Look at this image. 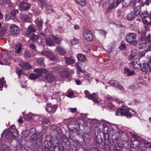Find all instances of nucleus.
<instances>
[{"instance_id":"f03ea898","label":"nucleus","mask_w":151,"mask_h":151,"mask_svg":"<svg viewBox=\"0 0 151 151\" xmlns=\"http://www.w3.org/2000/svg\"><path fill=\"white\" fill-rule=\"evenodd\" d=\"M136 34L135 33H130L127 35L126 37V40L131 45H135L138 43L136 40Z\"/></svg>"},{"instance_id":"680f3d73","label":"nucleus","mask_w":151,"mask_h":151,"mask_svg":"<svg viewBox=\"0 0 151 151\" xmlns=\"http://www.w3.org/2000/svg\"><path fill=\"white\" fill-rule=\"evenodd\" d=\"M69 111L71 112L72 113H73L77 111V108H69L68 109Z\"/></svg>"},{"instance_id":"39448f33","label":"nucleus","mask_w":151,"mask_h":151,"mask_svg":"<svg viewBox=\"0 0 151 151\" xmlns=\"http://www.w3.org/2000/svg\"><path fill=\"white\" fill-rule=\"evenodd\" d=\"M120 3H122V8L126 9L131 5L134 6L137 2V0H120Z\"/></svg>"},{"instance_id":"9d476101","label":"nucleus","mask_w":151,"mask_h":151,"mask_svg":"<svg viewBox=\"0 0 151 151\" xmlns=\"http://www.w3.org/2000/svg\"><path fill=\"white\" fill-rule=\"evenodd\" d=\"M144 82L142 78H139L132 86V87L134 89H138L142 86Z\"/></svg>"},{"instance_id":"2eb2a0df","label":"nucleus","mask_w":151,"mask_h":151,"mask_svg":"<svg viewBox=\"0 0 151 151\" xmlns=\"http://www.w3.org/2000/svg\"><path fill=\"white\" fill-rule=\"evenodd\" d=\"M120 3V0H114L110 3L108 9H112L116 8Z\"/></svg>"},{"instance_id":"9b49d317","label":"nucleus","mask_w":151,"mask_h":151,"mask_svg":"<svg viewBox=\"0 0 151 151\" xmlns=\"http://www.w3.org/2000/svg\"><path fill=\"white\" fill-rule=\"evenodd\" d=\"M42 55L47 56L50 60L52 61L56 60V57L54 56L53 53L48 51H44L41 52Z\"/></svg>"},{"instance_id":"ea45409f","label":"nucleus","mask_w":151,"mask_h":151,"mask_svg":"<svg viewBox=\"0 0 151 151\" xmlns=\"http://www.w3.org/2000/svg\"><path fill=\"white\" fill-rule=\"evenodd\" d=\"M138 33L139 34H140V35L141 36V40L142 41L144 40H145L146 36L145 32L144 31L142 32H141L139 31H138Z\"/></svg>"},{"instance_id":"6e6552de","label":"nucleus","mask_w":151,"mask_h":151,"mask_svg":"<svg viewBox=\"0 0 151 151\" xmlns=\"http://www.w3.org/2000/svg\"><path fill=\"white\" fill-rule=\"evenodd\" d=\"M31 6V4L25 1L21 2L19 5V8L22 11H28Z\"/></svg>"},{"instance_id":"864d4df0","label":"nucleus","mask_w":151,"mask_h":151,"mask_svg":"<svg viewBox=\"0 0 151 151\" xmlns=\"http://www.w3.org/2000/svg\"><path fill=\"white\" fill-rule=\"evenodd\" d=\"M116 115L118 116H122L121 108L117 109L116 111Z\"/></svg>"},{"instance_id":"3c124183","label":"nucleus","mask_w":151,"mask_h":151,"mask_svg":"<svg viewBox=\"0 0 151 151\" xmlns=\"http://www.w3.org/2000/svg\"><path fill=\"white\" fill-rule=\"evenodd\" d=\"M79 40L77 39L74 38L71 41V43L73 45H75L78 43Z\"/></svg>"},{"instance_id":"f8f14e48","label":"nucleus","mask_w":151,"mask_h":151,"mask_svg":"<svg viewBox=\"0 0 151 151\" xmlns=\"http://www.w3.org/2000/svg\"><path fill=\"white\" fill-rule=\"evenodd\" d=\"M122 116H126L127 118H131L132 115L131 113L129 112V109L127 106H122L121 108Z\"/></svg>"},{"instance_id":"a211bd4d","label":"nucleus","mask_w":151,"mask_h":151,"mask_svg":"<svg viewBox=\"0 0 151 151\" xmlns=\"http://www.w3.org/2000/svg\"><path fill=\"white\" fill-rule=\"evenodd\" d=\"M148 69L149 68L147 64L145 63L143 64V68L141 69V70L142 71V73L145 75L149 72V70H148Z\"/></svg>"},{"instance_id":"7c9ffc66","label":"nucleus","mask_w":151,"mask_h":151,"mask_svg":"<svg viewBox=\"0 0 151 151\" xmlns=\"http://www.w3.org/2000/svg\"><path fill=\"white\" fill-rule=\"evenodd\" d=\"M18 13L19 11L18 10L16 9L14 10L10 14L11 18L13 19L14 18L16 15L18 14Z\"/></svg>"},{"instance_id":"1a4fd4ad","label":"nucleus","mask_w":151,"mask_h":151,"mask_svg":"<svg viewBox=\"0 0 151 151\" xmlns=\"http://www.w3.org/2000/svg\"><path fill=\"white\" fill-rule=\"evenodd\" d=\"M20 30V28L15 24H12L10 27V32L12 35H17L19 34Z\"/></svg>"},{"instance_id":"4d7b16f0","label":"nucleus","mask_w":151,"mask_h":151,"mask_svg":"<svg viewBox=\"0 0 151 151\" xmlns=\"http://www.w3.org/2000/svg\"><path fill=\"white\" fill-rule=\"evenodd\" d=\"M106 33L104 30H101L100 32V35L101 36L105 38L106 35Z\"/></svg>"},{"instance_id":"69168bd1","label":"nucleus","mask_w":151,"mask_h":151,"mask_svg":"<svg viewBox=\"0 0 151 151\" xmlns=\"http://www.w3.org/2000/svg\"><path fill=\"white\" fill-rule=\"evenodd\" d=\"M73 94V92H69L68 93V94L67 95V96L68 97H71Z\"/></svg>"},{"instance_id":"dca6fc26","label":"nucleus","mask_w":151,"mask_h":151,"mask_svg":"<svg viewBox=\"0 0 151 151\" xmlns=\"http://www.w3.org/2000/svg\"><path fill=\"white\" fill-rule=\"evenodd\" d=\"M19 64L20 67L24 69L30 70L32 68V67L27 62H21Z\"/></svg>"},{"instance_id":"c9c22d12","label":"nucleus","mask_w":151,"mask_h":151,"mask_svg":"<svg viewBox=\"0 0 151 151\" xmlns=\"http://www.w3.org/2000/svg\"><path fill=\"white\" fill-rule=\"evenodd\" d=\"M34 116L35 115H33L32 113H29L25 116V118L27 121H28L31 119H33Z\"/></svg>"},{"instance_id":"a878e982","label":"nucleus","mask_w":151,"mask_h":151,"mask_svg":"<svg viewBox=\"0 0 151 151\" xmlns=\"http://www.w3.org/2000/svg\"><path fill=\"white\" fill-rule=\"evenodd\" d=\"M135 17V15L134 13L132 12L129 13L127 15V19L129 20H132Z\"/></svg>"},{"instance_id":"09e8293b","label":"nucleus","mask_w":151,"mask_h":151,"mask_svg":"<svg viewBox=\"0 0 151 151\" xmlns=\"http://www.w3.org/2000/svg\"><path fill=\"white\" fill-rule=\"evenodd\" d=\"M107 107L110 110H114L115 109V106L111 103H108L107 104Z\"/></svg>"},{"instance_id":"2f4dec72","label":"nucleus","mask_w":151,"mask_h":151,"mask_svg":"<svg viewBox=\"0 0 151 151\" xmlns=\"http://www.w3.org/2000/svg\"><path fill=\"white\" fill-rule=\"evenodd\" d=\"M134 14L136 15H139L141 12V8L140 6H136L134 9Z\"/></svg>"},{"instance_id":"13d9d810","label":"nucleus","mask_w":151,"mask_h":151,"mask_svg":"<svg viewBox=\"0 0 151 151\" xmlns=\"http://www.w3.org/2000/svg\"><path fill=\"white\" fill-rule=\"evenodd\" d=\"M146 42L147 43H149L151 42V36L150 34H149L147 36Z\"/></svg>"},{"instance_id":"7ed1b4c3","label":"nucleus","mask_w":151,"mask_h":151,"mask_svg":"<svg viewBox=\"0 0 151 151\" xmlns=\"http://www.w3.org/2000/svg\"><path fill=\"white\" fill-rule=\"evenodd\" d=\"M34 71L37 74H31L29 77L31 80L36 79L39 77L42 76V74L47 72V70L44 68L35 69Z\"/></svg>"},{"instance_id":"6e6d98bb","label":"nucleus","mask_w":151,"mask_h":151,"mask_svg":"<svg viewBox=\"0 0 151 151\" xmlns=\"http://www.w3.org/2000/svg\"><path fill=\"white\" fill-rule=\"evenodd\" d=\"M91 98L89 99H91L92 100V101L96 103H98L99 102L97 100L96 98L93 96H92V95L91 96Z\"/></svg>"},{"instance_id":"cd10ccee","label":"nucleus","mask_w":151,"mask_h":151,"mask_svg":"<svg viewBox=\"0 0 151 151\" xmlns=\"http://www.w3.org/2000/svg\"><path fill=\"white\" fill-rule=\"evenodd\" d=\"M52 37L54 41L57 44H60V42L63 40L62 38L59 36L52 35Z\"/></svg>"},{"instance_id":"0e129e2a","label":"nucleus","mask_w":151,"mask_h":151,"mask_svg":"<svg viewBox=\"0 0 151 151\" xmlns=\"http://www.w3.org/2000/svg\"><path fill=\"white\" fill-rule=\"evenodd\" d=\"M142 21L143 23L146 24H150V22H149L147 20L143 19H142Z\"/></svg>"},{"instance_id":"e433bc0d","label":"nucleus","mask_w":151,"mask_h":151,"mask_svg":"<svg viewBox=\"0 0 151 151\" xmlns=\"http://www.w3.org/2000/svg\"><path fill=\"white\" fill-rule=\"evenodd\" d=\"M81 65V63L79 62H77L76 64V67L77 68L78 70L81 73H84L86 72V71L85 70H82L81 69V68L80 67V65Z\"/></svg>"},{"instance_id":"6ab92c4d","label":"nucleus","mask_w":151,"mask_h":151,"mask_svg":"<svg viewBox=\"0 0 151 151\" xmlns=\"http://www.w3.org/2000/svg\"><path fill=\"white\" fill-rule=\"evenodd\" d=\"M20 18L22 21L25 22H29L30 20V18L29 16L26 14H21Z\"/></svg>"},{"instance_id":"774afa93","label":"nucleus","mask_w":151,"mask_h":151,"mask_svg":"<svg viewBox=\"0 0 151 151\" xmlns=\"http://www.w3.org/2000/svg\"><path fill=\"white\" fill-rule=\"evenodd\" d=\"M88 151H99L98 149L96 148H91Z\"/></svg>"},{"instance_id":"b1692460","label":"nucleus","mask_w":151,"mask_h":151,"mask_svg":"<svg viewBox=\"0 0 151 151\" xmlns=\"http://www.w3.org/2000/svg\"><path fill=\"white\" fill-rule=\"evenodd\" d=\"M46 44L48 46H52L54 45L55 43L53 40L50 38H45Z\"/></svg>"},{"instance_id":"0eeeda50","label":"nucleus","mask_w":151,"mask_h":151,"mask_svg":"<svg viewBox=\"0 0 151 151\" xmlns=\"http://www.w3.org/2000/svg\"><path fill=\"white\" fill-rule=\"evenodd\" d=\"M40 5L42 8L44 7H46V11L48 13H50L51 12H53L54 10L53 9L52 7L47 4L46 1L45 0H40Z\"/></svg>"},{"instance_id":"8fccbe9b","label":"nucleus","mask_w":151,"mask_h":151,"mask_svg":"<svg viewBox=\"0 0 151 151\" xmlns=\"http://www.w3.org/2000/svg\"><path fill=\"white\" fill-rule=\"evenodd\" d=\"M141 17L142 18H146L148 16V13L147 12L145 11L143 12L142 14H141Z\"/></svg>"},{"instance_id":"c03bdc74","label":"nucleus","mask_w":151,"mask_h":151,"mask_svg":"<svg viewBox=\"0 0 151 151\" xmlns=\"http://www.w3.org/2000/svg\"><path fill=\"white\" fill-rule=\"evenodd\" d=\"M147 47V45L144 43H140L139 45V48L141 50L145 49Z\"/></svg>"},{"instance_id":"4468645a","label":"nucleus","mask_w":151,"mask_h":151,"mask_svg":"<svg viewBox=\"0 0 151 151\" xmlns=\"http://www.w3.org/2000/svg\"><path fill=\"white\" fill-rule=\"evenodd\" d=\"M109 83L112 86H113L117 88H120L121 90H124V88L123 87L120 85L119 83L114 80H111L109 81Z\"/></svg>"},{"instance_id":"20e7f679","label":"nucleus","mask_w":151,"mask_h":151,"mask_svg":"<svg viewBox=\"0 0 151 151\" xmlns=\"http://www.w3.org/2000/svg\"><path fill=\"white\" fill-rule=\"evenodd\" d=\"M45 75L42 76V80L45 82L50 83L54 81L55 78L53 75L52 72L50 71L44 73Z\"/></svg>"},{"instance_id":"aec40b11","label":"nucleus","mask_w":151,"mask_h":151,"mask_svg":"<svg viewBox=\"0 0 151 151\" xmlns=\"http://www.w3.org/2000/svg\"><path fill=\"white\" fill-rule=\"evenodd\" d=\"M36 137V141H37V143L38 142H42L43 138L42 137V134L40 133H37L36 134H35Z\"/></svg>"},{"instance_id":"58836bf2","label":"nucleus","mask_w":151,"mask_h":151,"mask_svg":"<svg viewBox=\"0 0 151 151\" xmlns=\"http://www.w3.org/2000/svg\"><path fill=\"white\" fill-rule=\"evenodd\" d=\"M22 49V46L21 45L19 44L17 45L15 48L16 52L18 53H19Z\"/></svg>"},{"instance_id":"ddd939ff","label":"nucleus","mask_w":151,"mask_h":151,"mask_svg":"<svg viewBox=\"0 0 151 151\" xmlns=\"http://www.w3.org/2000/svg\"><path fill=\"white\" fill-rule=\"evenodd\" d=\"M57 106L56 105H52L50 104H47L45 107V110L48 112L54 113L56 111Z\"/></svg>"},{"instance_id":"c85d7f7f","label":"nucleus","mask_w":151,"mask_h":151,"mask_svg":"<svg viewBox=\"0 0 151 151\" xmlns=\"http://www.w3.org/2000/svg\"><path fill=\"white\" fill-rule=\"evenodd\" d=\"M75 60L72 57L66 58L65 62L68 64H73L75 62Z\"/></svg>"},{"instance_id":"f257e3e1","label":"nucleus","mask_w":151,"mask_h":151,"mask_svg":"<svg viewBox=\"0 0 151 151\" xmlns=\"http://www.w3.org/2000/svg\"><path fill=\"white\" fill-rule=\"evenodd\" d=\"M19 133L14 125L11 126L6 131V136L7 138L10 139L14 138H17L19 136Z\"/></svg>"},{"instance_id":"bf43d9fd","label":"nucleus","mask_w":151,"mask_h":151,"mask_svg":"<svg viewBox=\"0 0 151 151\" xmlns=\"http://www.w3.org/2000/svg\"><path fill=\"white\" fill-rule=\"evenodd\" d=\"M145 144L146 147L147 148H151V143L146 141L145 142Z\"/></svg>"},{"instance_id":"bb28decb","label":"nucleus","mask_w":151,"mask_h":151,"mask_svg":"<svg viewBox=\"0 0 151 151\" xmlns=\"http://www.w3.org/2000/svg\"><path fill=\"white\" fill-rule=\"evenodd\" d=\"M132 65L133 66L134 69H138L141 68V65L140 64H137L136 60H134V61L131 63Z\"/></svg>"},{"instance_id":"37998d69","label":"nucleus","mask_w":151,"mask_h":151,"mask_svg":"<svg viewBox=\"0 0 151 151\" xmlns=\"http://www.w3.org/2000/svg\"><path fill=\"white\" fill-rule=\"evenodd\" d=\"M42 121L43 124H47L50 122L48 118L46 117H43Z\"/></svg>"},{"instance_id":"e2e57ef3","label":"nucleus","mask_w":151,"mask_h":151,"mask_svg":"<svg viewBox=\"0 0 151 151\" xmlns=\"http://www.w3.org/2000/svg\"><path fill=\"white\" fill-rule=\"evenodd\" d=\"M105 99L108 100H110L113 99L112 97L109 95L105 96Z\"/></svg>"},{"instance_id":"338daca9","label":"nucleus","mask_w":151,"mask_h":151,"mask_svg":"<svg viewBox=\"0 0 151 151\" xmlns=\"http://www.w3.org/2000/svg\"><path fill=\"white\" fill-rule=\"evenodd\" d=\"M126 47L125 45L124 44H122L119 47V48L121 50H123Z\"/></svg>"},{"instance_id":"c756f323","label":"nucleus","mask_w":151,"mask_h":151,"mask_svg":"<svg viewBox=\"0 0 151 151\" xmlns=\"http://www.w3.org/2000/svg\"><path fill=\"white\" fill-rule=\"evenodd\" d=\"M36 31V29L34 27L31 26H29L27 28V33L28 35H29L32 32H35Z\"/></svg>"},{"instance_id":"412c9836","label":"nucleus","mask_w":151,"mask_h":151,"mask_svg":"<svg viewBox=\"0 0 151 151\" xmlns=\"http://www.w3.org/2000/svg\"><path fill=\"white\" fill-rule=\"evenodd\" d=\"M124 73L129 76H131L134 74V72L133 71H131L127 68H124Z\"/></svg>"},{"instance_id":"393cba45","label":"nucleus","mask_w":151,"mask_h":151,"mask_svg":"<svg viewBox=\"0 0 151 151\" xmlns=\"http://www.w3.org/2000/svg\"><path fill=\"white\" fill-rule=\"evenodd\" d=\"M77 57L78 60L82 62H84L86 59V56L82 54H78Z\"/></svg>"},{"instance_id":"4be33fe9","label":"nucleus","mask_w":151,"mask_h":151,"mask_svg":"<svg viewBox=\"0 0 151 151\" xmlns=\"http://www.w3.org/2000/svg\"><path fill=\"white\" fill-rule=\"evenodd\" d=\"M60 76L62 78H67L69 75L68 70L67 69H64L60 73Z\"/></svg>"},{"instance_id":"603ef678","label":"nucleus","mask_w":151,"mask_h":151,"mask_svg":"<svg viewBox=\"0 0 151 151\" xmlns=\"http://www.w3.org/2000/svg\"><path fill=\"white\" fill-rule=\"evenodd\" d=\"M24 55L25 57L30 58L32 57V55L28 51H25L24 52Z\"/></svg>"},{"instance_id":"5701e85b","label":"nucleus","mask_w":151,"mask_h":151,"mask_svg":"<svg viewBox=\"0 0 151 151\" xmlns=\"http://www.w3.org/2000/svg\"><path fill=\"white\" fill-rule=\"evenodd\" d=\"M56 50L61 55H64L66 52V50L61 47H57L56 48Z\"/></svg>"},{"instance_id":"423d86ee","label":"nucleus","mask_w":151,"mask_h":151,"mask_svg":"<svg viewBox=\"0 0 151 151\" xmlns=\"http://www.w3.org/2000/svg\"><path fill=\"white\" fill-rule=\"evenodd\" d=\"M83 35L84 38L87 41L91 42L93 39L92 32L90 30H85L83 32Z\"/></svg>"},{"instance_id":"a18cd8bd","label":"nucleus","mask_w":151,"mask_h":151,"mask_svg":"<svg viewBox=\"0 0 151 151\" xmlns=\"http://www.w3.org/2000/svg\"><path fill=\"white\" fill-rule=\"evenodd\" d=\"M44 60L42 58H38L37 60V62L40 65H43V66H45L44 65Z\"/></svg>"},{"instance_id":"5fc2aeb1","label":"nucleus","mask_w":151,"mask_h":151,"mask_svg":"<svg viewBox=\"0 0 151 151\" xmlns=\"http://www.w3.org/2000/svg\"><path fill=\"white\" fill-rule=\"evenodd\" d=\"M16 72L19 76V77L20 78L22 74V72L21 69H18L16 70Z\"/></svg>"},{"instance_id":"052dcab7","label":"nucleus","mask_w":151,"mask_h":151,"mask_svg":"<svg viewBox=\"0 0 151 151\" xmlns=\"http://www.w3.org/2000/svg\"><path fill=\"white\" fill-rule=\"evenodd\" d=\"M30 48L34 50H36V47L34 44H30L29 45Z\"/></svg>"},{"instance_id":"473e14b6","label":"nucleus","mask_w":151,"mask_h":151,"mask_svg":"<svg viewBox=\"0 0 151 151\" xmlns=\"http://www.w3.org/2000/svg\"><path fill=\"white\" fill-rule=\"evenodd\" d=\"M6 32V27L3 26L0 28V36H3Z\"/></svg>"},{"instance_id":"4c0bfd02","label":"nucleus","mask_w":151,"mask_h":151,"mask_svg":"<svg viewBox=\"0 0 151 151\" xmlns=\"http://www.w3.org/2000/svg\"><path fill=\"white\" fill-rule=\"evenodd\" d=\"M29 140L30 142H32L33 144H36L37 143V141H36V142L35 141V140H36V137L35 134L32 135V136H31Z\"/></svg>"},{"instance_id":"72a5a7b5","label":"nucleus","mask_w":151,"mask_h":151,"mask_svg":"<svg viewBox=\"0 0 151 151\" xmlns=\"http://www.w3.org/2000/svg\"><path fill=\"white\" fill-rule=\"evenodd\" d=\"M35 22L39 29L41 30L42 28V21L36 20Z\"/></svg>"},{"instance_id":"a19ab883","label":"nucleus","mask_w":151,"mask_h":151,"mask_svg":"<svg viewBox=\"0 0 151 151\" xmlns=\"http://www.w3.org/2000/svg\"><path fill=\"white\" fill-rule=\"evenodd\" d=\"M3 149L4 151H14L13 150L11 149L10 147H7L5 144H4L2 146Z\"/></svg>"},{"instance_id":"f704fd0d","label":"nucleus","mask_w":151,"mask_h":151,"mask_svg":"<svg viewBox=\"0 0 151 151\" xmlns=\"http://www.w3.org/2000/svg\"><path fill=\"white\" fill-rule=\"evenodd\" d=\"M38 36L34 34L30 36V39L33 42L37 41L38 40Z\"/></svg>"},{"instance_id":"79ce46f5","label":"nucleus","mask_w":151,"mask_h":151,"mask_svg":"<svg viewBox=\"0 0 151 151\" xmlns=\"http://www.w3.org/2000/svg\"><path fill=\"white\" fill-rule=\"evenodd\" d=\"M76 2L82 6H84L86 4L85 0H75Z\"/></svg>"},{"instance_id":"de8ad7c7","label":"nucleus","mask_w":151,"mask_h":151,"mask_svg":"<svg viewBox=\"0 0 151 151\" xmlns=\"http://www.w3.org/2000/svg\"><path fill=\"white\" fill-rule=\"evenodd\" d=\"M10 0H0V4H3L5 3L10 4Z\"/></svg>"},{"instance_id":"f3484780","label":"nucleus","mask_w":151,"mask_h":151,"mask_svg":"<svg viewBox=\"0 0 151 151\" xmlns=\"http://www.w3.org/2000/svg\"><path fill=\"white\" fill-rule=\"evenodd\" d=\"M138 51L137 50L133 49L131 51V53L130 54L128 57V60H131L133 59L135 56H136V54L138 53Z\"/></svg>"},{"instance_id":"49530a36","label":"nucleus","mask_w":151,"mask_h":151,"mask_svg":"<svg viewBox=\"0 0 151 151\" xmlns=\"http://www.w3.org/2000/svg\"><path fill=\"white\" fill-rule=\"evenodd\" d=\"M84 93L86 95V97H87L88 99H91L92 95L87 90H85L84 91Z\"/></svg>"}]
</instances>
